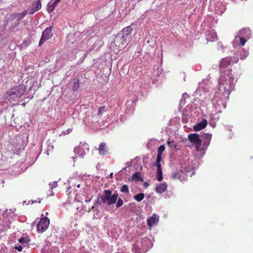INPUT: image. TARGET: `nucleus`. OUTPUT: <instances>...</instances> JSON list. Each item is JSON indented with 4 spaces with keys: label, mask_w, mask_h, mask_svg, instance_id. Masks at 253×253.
<instances>
[{
    "label": "nucleus",
    "mask_w": 253,
    "mask_h": 253,
    "mask_svg": "<svg viewBox=\"0 0 253 253\" xmlns=\"http://www.w3.org/2000/svg\"><path fill=\"white\" fill-rule=\"evenodd\" d=\"M128 43L126 38H124L121 34L117 33L111 43V49L114 52L118 53L120 50L124 49Z\"/></svg>",
    "instance_id": "f257e3e1"
},
{
    "label": "nucleus",
    "mask_w": 253,
    "mask_h": 253,
    "mask_svg": "<svg viewBox=\"0 0 253 253\" xmlns=\"http://www.w3.org/2000/svg\"><path fill=\"white\" fill-rule=\"evenodd\" d=\"M118 198V194L115 193L112 195V192L110 190H105L103 191L102 195L100 197V200H98V203L100 205L101 203L108 206L115 203Z\"/></svg>",
    "instance_id": "f03ea898"
},
{
    "label": "nucleus",
    "mask_w": 253,
    "mask_h": 253,
    "mask_svg": "<svg viewBox=\"0 0 253 253\" xmlns=\"http://www.w3.org/2000/svg\"><path fill=\"white\" fill-rule=\"evenodd\" d=\"M25 90L26 88L23 85H17L6 93L5 100L10 101L17 97H21L24 94Z\"/></svg>",
    "instance_id": "7ed1b4c3"
},
{
    "label": "nucleus",
    "mask_w": 253,
    "mask_h": 253,
    "mask_svg": "<svg viewBox=\"0 0 253 253\" xmlns=\"http://www.w3.org/2000/svg\"><path fill=\"white\" fill-rule=\"evenodd\" d=\"M189 140L195 145V148L197 151L201 150L202 140L197 133H191L188 135Z\"/></svg>",
    "instance_id": "20e7f679"
},
{
    "label": "nucleus",
    "mask_w": 253,
    "mask_h": 253,
    "mask_svg": "<svg viewBox=\"0 0 253 253\" xmlns=\"http://www.w3.org/2000/svg\"><path fill=\"white\" fill-rule=\"evenodd\" d=\"M52 27H48L45 28L42 33V35L39 43V46H41L46 41L51 38L52 37Z\"/></svg>",
    "instance_id": "39448f33"
},
{
    "label": "nucleus",
    "mask_w": 253,
    "mask_h": 253,
    "mask_svg": "<svg viewBox=\"0 0 253 253\" xmlns=\"http://www.w3.org/2000/svg\"><path fill=\"white\" fill-rule=\"evenodd\" d=\"M49 225V219L46 217L41 218L38 223L37 228L39 232L42 233L44 232L48 227Z\"/></svg>",
    "instance_id": "423d86ee"
},
{
    "label": "nucleus",
    "mask_w": 253,
    "mask_h": 253,
    "mask_svg": "<svg viewBox=\"0 0 253 253\" xmlns=\"http://www.w3.org/2000/svg\"><path fill=\"white\" fill-rule=\"evenodd\" d=\"M208 125V121L206 119H203L201 122H199L197 125L194 126V130L195 131H198L205 128Z\"/></svg>",
    "instance_id": "0eeeda50"
},
{
    "label": "nucleus",
    "mask_w": 253,
    "mask_h": 253,
    "mask_svg": "<svg viewBox=\"0 0 253 253\" xmlns=\"http://www.w3.org/2000/svg\"><path fill=\"white\" fill-rule=\"evenodd\" d=\"M167 187V184L165 182H164L163 183L157 184L155 191L158 193L162 194L166 191Z\"/></svg>",
    "instance_id": "6e6552de"
},
{
    "label": "nucleus",
    "mask_w": 253,
    "mask_h": 253,
    "mask_svg": "<svg viewBox=\"0 0 253 253\" xmlns=\"http://www.w3.org/2000/svg\"><path fill=\"white\" fill-rule=\"evenodd\" d=\"M159 221V216L156 214H153L151 217L147 220V225L149 227L157 223Z\"/></svg>",
    "instance_id": "1a4fd4ad"
},
{
    "label": "nucleus",
    "mask_w": 253,
    "mask_h": 253,
    "mask_svg": "<svg viewBox=\"0 0 253 253\" xmlns=\"http://www.w3.org/2000/svg\"><path fill=\"white\" fill-rule=\"evenodd\" d=\"M42 4L41 0H36V1L34 2L31 8V13L33 14L36 11H38L41 8Z\"/></svg>",
    "instance_id": "9d476101"
},
{
    "label": "nucleus",
    "mask_w": 253,
    "mask_h": 253,
    "mask_svg": "<svg viewBox=\"0 0 253 253\" xmlns=\"http://www.w3.org/2000/svg\"><path fill=\"white\" fill-rule=\"evenodd\" d=\"M132 28L130 26L124 28L118 34H121L122 36H123L124 38H126L128 36L132 31Z\"/></svg>",
    "instance_id": "9b49d317"
},
{
    "label": "nucleus",
    "mask_w": 253,
    "mask_h": 253,
    "mask_svg": "<svg viewBox=\"0 0 253 253\" xmlns=\"http://www.w3.org/2000/svg\"><path fill=\"white\" fill-rule=\"evenodd\" d=\"M98 151L100 155H104L108 153V149L105 142H102L99 144Z\"/></svg>",
    "instance_id": "f8f14e48"
},
{
    "label": "nucleus",
    "mask_w": 253,
    "mask_h": 253,
    "mask_svg": "<svg viewBox=\"0 0 253 253\" xmlns=\"http://www.w3.org/2000/svg\"><path fill=\"white\" fill-rule=\"evenodd\" d=\"M231 63V60L229 57H225L221 60L219 66L221 68H225Z\"/></svg>",
    "instance_id": "ddd939ff"
},
{
    "label": "nucleus",
    "mask_w": 253,
    "mask_h": 253,
    "mask_svg": "<svg viewBox=\"0 0 253 253\" xmlns=\"http://www.w3.org/2000/svg\"><path fill=\"white\" fill-rule=\"evenodd\" d=\"M182 172L177 171L172 173L171 178L172 179H179L181 182L184 180V178L182 176Z\"/></svg>",
    "instance_id": "4468645a"
},
{
    "label": "nucleus",
    "mask_w": 253,
    "mask_h": 253,
    "mask_svg": "<svg viewBox=\"0 0 253 253\" xmlns=\"http://www.w3.org/2000/svg\"><path fill=\"white\" fill-rule=\"evenodd\" d=\"M238 41H239L240 42L239 44L242 46H244L247 42L246 39L243 38L240 36H236L234 40V42H233V46L235 47L236 45H237V44H236V42H238Z\"/></svg>",
    "instance_id": "2eb2a0df"
},
{
    "label": "nucleus",
    "mask_w": 253,
    "mask_h": 253,
    "mask_svg": "<svg viewBox=\"0 0 253 253\" xmlns=\"http://www.w3.org/2000/svg\"><path fill=\"white\" fill-rule=\"evenodd\" d=\"M227 73H225L223 75V77L225 79V80L226 81H229L230 84L233 83L234 81V78L232 77V75L231 72L227 71Z\"/></svg>",
    "instance_id": "dca6fc26"
},
{
    "label": "nucleus",
    "mask_w": 253,
    "mask_h": 253,
    "mask_svg": "<svg viewBox=\"0 0 253 253\" xmlns=\"http://www.w3.org/2000/svg\"><path fill=\"white\" fill-rule=\"evenodd\" d=\"M72 84L73 85V89L74 90H76L80 87V82L79 79L75 78L73 79L72 82Z\"/></svg>",
    "instance_id": "f3484780"
},
{
    "label": "nucleus",
    "mask_w": 253,
    "mask_h": 253,
    "mask_svg": "<svg viewBox=\"0 0 253 253\" xmlns=\"http://www.w3.org/2000/svg\"><path fill=\"white\" fill-rule=\"evenodd\" d=\"M157 179L159 181H161L163 179V172L161 167H157Z\"/></svg>",
    "instance_id": "a211bd4d"
},
{
    "label": "nucleus",
    "mask_w": 253,
    "mask_h": 253,
    "mask_svg": "<svg viewBox=\"0 0 253 253\" xmlns=\"http://www.w3.org/2000/svg\"><path fill=\"white\" fill-rule=\"evenodd\" d=\"M131 179L137 181H143V179L141 177V173L139 172H136L133 174L132 176Z\"/></svg>",
    "instance_id": "6ab92c4d"
},
{
    "label": "nucleus",
    "mask_w": 253,
    "mask_h": 253,
    "mask_svg": "<svg viewBox=\"0 0 253 253\" xmlns=\"http://www.w3.org/2000/svg\"><path fill=\"white\" fill-rule=\"evenodd\" d=\"M145 195L143 193H140L136 194L134 196V199L137 202H141L144 198Z\"/></svg>",
    "instance_id": "aec40b11"
},
{
    "label": "nucleus",
    "mask_w": 253,
    "mask_h": 253,
    "mask_svg": "<svg viewBox=\"0 0 253 253\" xmlns=\"http://www.w3.org/2000/svg\"><path fill=\"white\" fill-rule=\"evenodd\" d=\"M249 53L247 51H246L244 49H242L240 50V59H244L248 55Z\"/></svg>",
    "instance_id": "412c9836"
},
{
    "label": "nucleus",
    "mask_w": 253,
    "mask_h": 253,
    "mask_svg": "<svg viewBox=\"0 0 253 253\" xmlns=\"http://www.w3.org/2000/svg\"><path fill=\"white\" fill-rule=\"evenodd\" d=\"M106 110H107V109H106V107L105 106H102L100 107L98 110L97 115L98 116H101L102 115V114L103 112H106Z\"/></svg>",
    "instance_id": "4be33fe9"
},
{
    "label": "nucleus",
    "mask_w": 253,
    "mask_h": 253,
    "mask_svg": "<svg viewBox=\"0 0 253 253\" xmlns=\"http://www.w3.org/2000/svg\"><path fill=\"white\" fill-rule=\"evenodd\" d=\"M161 160H162V155H158L157 154V160H156V166L157 167H158L159 166L161 167V165L160 164Z\"/></svg>",
    "instance_id": "5701e85b"
},
{
    "label": "nucleus",
    "mask_w": 253,
    "mask_h": 253,
    "mask_svg": "<svg viewBox=\"0 0 253 253\" xmlns=\"http://www.w3.org/2000/svg\"><path fill=\"white\" fill-rule=\"evenodd\" d=\"M121 192L123 193H128L129 189L128 186L127 185H124L121 189Z\"/></svg>",
    "instance_id": "b1692460"
},
{
    "label": "nucleus",
    "mask_w": 253,
    "mask_h": 253,
    "mask_svg": "<svg viewBox=\"0 0 253 253\" xmlns=\"http://www.w3.org/2000/svg\"><path fill=\"white\" fill-rule=\"evenodd\" d=\"M239 61V58L238 56V54L236 53H235L234 54L233 57H232L231 62L233 63H237Z\"/></svg>",
    "instance_id": "393cba45"
},
{
    "label": "nucleus",
    "mask_w": 253,
    "mask_h": 253,
    "mask_svg": "<svg viewBox=\"0 0 253 253\" xmlns=\"http://www.w3.org/2000/svg\"><path fill=\"white\" fill-rule=\"evenodd\" d=\"M211 134H210L209 133L204 134V137L206 139V141H208V143H209V142L211 140Z\"/></svg>",
    "instance_id": "a878e982"
},
{
    "label": "nucleus",
    "mask_w": 253,
    "mask_h": 253,
    "mask_svg": "<svg viewBox=\"0 0 253 253\" xmlns=\"http://www.w3.org/2000/svg\"><path fill=\"white\" fill-rule=\"evenodd\" d=\"M165 147L164 145H161L159 146L158 149V155H162L163 152L164 151Z\"/></svg>",
    "instance_id": "bb28decb"
},
{
    "label": "nucleus",
    "mask_w": 253,
    "mask_h": 253,
    "mask_svg": "<svg viewBox=\"0 0 253 253\" xmlns=\"http://www.w3.org/2000/svg\"><path fill=\"white\" fill-rule=\"evenodd\" d=\"M123 203H124L123 200L122 199L119 198V199H118V200L117 201V204H116V206L117 208H119L123 205Z\"/></svg>",
    "instance_id": "cd10ccee"
},
{
    "label": "nucleus",
    "mask_w": 253,
    "mask_h": 253,
    "mask_svg": "<svg viewBox=\"0 0 253 253\" xmlns=\"http://www.w3.org/2000/svg\"><path fill=\"white\" fill-rule=\"evenodd\" d=\"M55 6L56 5H53V3L51 4V5L48 4L47 6V10L49 12L53 11Z\"/></svg>",
    "instance_id": "c85d7f7f"
},
{
    "label": "nucleus",
    "mask_w": 253,
    "mask_h": 253,
    "mask_svg": "<svg viewBox=\"0 0 253 253\" xmlns=\"http://www.w3.org/2000/svg\"><path fill=\"white\" fill-rule=\"evenodd\" d=\"M167 144H168V145L169 146V147H170L171 148L172 147H174V148H176V145L175 144H171V142L169 141H167Z\"/></svg>",
    "instance_id": "c756f323"
},
{
    "label": "nucleus",
    "mask_w": 253,
    "mask_h": 253,
    "mask_svg": "<svg viewBox=\"0 0 253 253\" xmlns=\"http://www.w3.org/2000/svg\"><path fill=\"white\" fill-rule=\"evenodd\" d=\"M26 240L24 238H20L19 240H18V241L19 243H21V244H27V242H25Z\"/></svg>",
    "instance_id": "7c9ffc66"
},
{
    "label": "nucleus",
    "mask_w": 253,
    "mask_h": 253,
    "mask_svg": "<svg viewBox=\"0 0 253 253\" xmlns=\"http://www.w3.org/2000/svg\"><path fill=\"white\" fill-rule=\"evenodd\" d=\"M15 249L19 252H21L22 250V247L21 246H18L15 247Z\"/></svg>",
    "instance_id": "2f4dec72"
},
{
    "label": "nucleus",
    "mask_w": 253,
    "mask_h": 253,
    "mask_svg": "<svg viewBox=\"0 0 253 253\" xmlns=\"http://www.w3.org/2000/svg\"><path fill=\"white\" fill-rule=\"evenodd\" d=\"M218 45L222 49H224L226 48V46L223 45L221 42L218 43Z\"/></svg>",
    "instance_id": "473e14b6"
},
{
    "label": "nucleus",
    "mask_w": 253,
    "mask_h": 253,
    "mask_svg": "<svg viewBox=\"0 0 253 253\" xmlns=\"http://www.w3.org/2000/svg\"><path fill=\"white\" fill-rule=\"evenodd\" d=\"M71 188V187H68L67 189V191L66 192H68V193H70L69 191L70 190Z\"/></svg>",
    "instance_id": "72a5a7b5"
},
{
    "label": "nucleus",
    "mask_w": 253,
    "mask_h": 253,
    "mask_svg": "<svg viewBox=\"0 0 253 253\" xmlns=\"http://www.w3.org/2000/svg\"><path fill=\"white\" fill-rule=\"evenodd\" d=\"M113 172H111V173H110V175H109V176H110V177L111 178H112V177H113Z\"/></svg>",
    "instance_id": "f704fd0d"
},
{
    "label": "nucleus",
    "mask_w": 253,
    "mask_h": 253,
    "mask_svg": "<svg viewBox=\"0 0 253 253\" xmlns=\"http://www.w3.org/2000/svg\"><path fill=\"white\" fill-rule=\"evenodd\" d=\"M53 5H56V4L58 3V2H56V1L55 0L54 2H53Z\"/></svg>",
    "instance_id": "c9c22d12"
},
{
    "label": "nucleus",
    "mask_w": 253,
    "mask_h": 253,
    "mask_svg": "<svg viewBox=\"0 0 253 253\" xmlns=\"http://www.w3.org/2000/svg\"><path fill=\"white\" fill-rule=\"evenodd\" d=\"M80 186H81V185H80V184H78V185H77V188H80Z\"/></svg>",
    "instance_id": "e433bc0d"
},
{
    "label": "nucleus",
    "mask_w": 253,
    "mask_h": 253,
    "mask_svg": "<svg viewBox=\"0 0 253 253\" xmlns=\"http://www.w3.org/2000/svg\"><path fill=\"white\" fill-rule=\"evenodd\" d=\"M55 0L56 1V2H58V3L61 1V0Z\"/></svg>",
    "instance_id": "4c0bfd02"
},
{
    "label": "nucleus",
    "mask_w": 253,
    "mask_h": 253,
    "mask_svg": "<svg viewBox=\"0 0 253 253\" xmlns=\"http://www.w3.org/2000/svg\"><path fill=\"white\" fill-rule=\"evenodd\" d=\"M9 228V226H8L6 228V229H8Z\"/></svg>",
    "instance_id": "58836bf2"
}]
</instances>
